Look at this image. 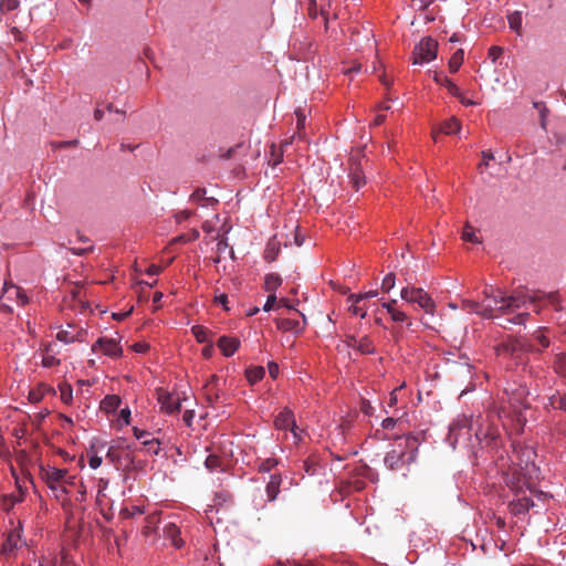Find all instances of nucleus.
Segmentation results:
<instances>
[{
	"instance_id": "39448f33",
	"label": "nucleus",
	"mask_w": 566,
	"mask_h": 566,
	"mask_svg": "<svg viewBox=\"0 0 566 566\" xmlns=\"http://www.w3.org/2000/svg\"><path fill=\"white\" fill-rule=\"evenodd\" d=\"M483 295L486 298L493 300L496 306L495 308L503 314L513 313L522 307H526L528 303L532 304L534 302V300L531 296H527L523 293H517L507 296L500 291L496 295H494L492 287L484 289Z\"/></svg>"
},
{
	"instance_id": "ea45409f",
	"label": "nucleus",
	"mask_w": 566,
	"mask_h": 566,
	"mask_svg": "<svg viewBox=\"0 0 566 566\" xmlns=\"http://www.w3.org/2000/svg\"><path fill=\"white\" fill-rule=\"evenodd\" d=\"M395 283H396V276L394 273H388L384 279H382V282H381V289L384 292H389L390 290L394 289L395 286Z\"/></svg>"
},
{
	"instance_id": "09e8293b",
	"label": "nucleus",
	"mask_w": 566,
	"mask_h": 566,
	"mask_svg": "<svg viewBox=\"0 0 566 566\" xmlns=\"http://www.w3.org/2000/svg\"><path fill=\"white\" fill-rule=\"evenodd\" d=\"M85 499H86V488L81 482L77 485V491H76V494H75V500L78 501V502H83V501H85Z\"/></svg>"
},
{
	"instance_id": "ddd939ff",
	"label": "nucleus",
	"mask_w": 566,
	"mask_h": 566,
	"mask_svg": "<svg viewBox=\"0 0 566 566\" xmlns=\"http://www.w3.org/2000/svg\"><path fill=\"white\" fill-rule=\"evenodd\" d=\"M23 528L21 523L14 528H12L8 535L6 541L2 544L1 553L11 556L13 555L19 548L25 545V541L22 537Z\"/></svg>"
},
{
	"instance_id": "37998d69",
	"label": "nucleus",
	"mask_w": 566,
	"mask_h": 566,
	"mask_svg": "<svg viewBox=\"0 0 566 566\" xmlns=\"http://www.w3.org/2000/svg\"><path fill=\"white\" fill-rule=\"evenodd\" d=\"M277 297L275 294H269L264 305H263V311L264 312H270L274 308L275 305H277Z\"/></svg>"
},
{
	"instance_id": "4be33fe9",
	"label": "nucleus",
	"mask_w": 566,
	"mask_h": 566,
	"mask_svg": "<svg viewBox=\"0 0 566 566\" xmlns=\"http://www.w3.org/2000/svg\"><path fill=\"white\" fill-rule=\"evenodd\" d=\"M65 556H59L56 552L49 551L39 562V566H61Z\"/></svg>"
},
{
	"instance_id": "052dcab7",
	"label": "nucleus",
	"mask_w": 566,
	"mask_h": 566,
	"mask_svg": "<svg viewBox=\"0 0 566 566\" xmlns=\"http://www.w3.org/2000/svg\"><path fill=\"white\" fill-rule=\"evenodd\" d=\"M482 158H483L482 164L484 166H489L490 161L494 159V156L492 153L484 150V151H482Z\"/></svg>"
},
{
	"instance_id": "f8f14e48",
	"label": "nucleus",
	"mask_w": 566,
	"mask_h": 566,
	"mask_svg": "<svg viewBox=\"0 0 566 566\" xmlns=\"http://www.w3.org/2000/svg\"><path fill=\"white\" fill-rule=\"evenodd\" d=\"M274 426L277 430H287L290 429L292 434H293V438H294V442H298L301 441L302 439V431L298 430L297 426H296V422H295V419H294V415L292 412L291 409L289 408H284L275 418L274 420Z\"/></svg>"
},
{
	"instance_id": "f257e3e1",
	"label": "nucleus",
	"mask_w": 566,
	"mask_h": 566,
	"mask_svg": "<svg viewBox=\"0 0 566 566\" xmlns=\"http://www.w3.org/2000/svg\"><path fill=\"white\" fill-rule=\"evenodd\" d=\"M485 419L482 415L476 417L459 415L449 426L447 442L455 449L461 447L472 454L484 443L486 447L496 448L499 432L491 427L484 428Z\"/></svg>"
},
{
	"instance_id": "4d7b16f0",
	"label": "nucleus",
	"mask_w": 566,
	"mask_h": 566,
	"mask_svg": "<svg viewBox=\"0 0 566 566\" xmlns=\"http://www.w3.org/2000/svg\"><path fill=\"white\" fill-rule=\"evenodd\" d=\"M397 300H391L390 302L382 303V307L387 311L388 314H392L396 311L395 305Z\"/></svg>"
},
{
	"instance_id": "4468645a",
	"label": "nucleus",
	"mask_w": 566,
	"mask_h": 566,
	"mask_svg": "<svg viewBox=\"0 0 566 566\" xmlns=\"http://www.w3.org/2000/svg\"><path fill=\"white\" fill-rule=\"evenodd\" d=\"M157 400L160 405V410L165 413L171 415L180 410L181 398L178 394L159 389L157 391Z\"/></svg>"
},
{
	"instance_id": "f3484780",
	"label": "nucleus",
	"mask_w": 566,
	"mask_h": 566,
	"mask_svg": "<svg viewBox=\"0 0 566 566\" xmlns=\"http://www.w3.org/2000/svg\"><path fill=\"white\" fill-rule=\"evenodd\" d=\"M348 177L352 186L356 190H359L366 184L361 160H357L355 158L350 159Z\"/></svg>"
},
{
	"instance_id": "c85d7f7f",
	"label": "nucleus",
	"mask_w": 566,
	"mask_h": 566,
	"mask_svg": "<svg viewBox=\"0 0 566 566\" xmlns=\"http://www.w3.org/2000/svg\"><path fill=\"white\" fill-rule=\"evenodd\" d=\"M247 375V378L249 380V382L251 384H255L258 382L259 380H261L264 375H265V370L263 367H253V368H249L245 373Z\"/></svg>"
},
{
	"instance_id": "6ab92c4d",
	"label": "nucleus",
	"mask_w": 566,
	"mask_h": 566,
	"mask_svg": "<svg viewBox=\"0 0 566 566\" xmlns=\"http://www.w3.org/2000/svg\"><path fill=\"white\" fill-rule=\"evenodd\" d=\"M240 340L235 337L221 336L218 340V347L227 357L232 356L239 348Z\"/></svg>"
},
{
	"instance_id": "58836bf2",
	"label": "nucleus",
	"mask_w": 566,
	"mask_h": 566,
	"mask_svg": "<svg viewBox=\"0 0 566 566\" xmlns=\"http://www.w3.org/2000/svg\"><path fill=\"white\" fill-rule=\"evenodd\" d=\"M103 459L96 452L92 450L88 451V465L91 469L96 470L101 467Z\"/></svg>"
},
{
	"instance_id": "cd10ccee",
	"label": "nucleus",
	"mask_w": 566,
	"mask_h": 566,
	"mask_svg": "<svg viewBox=\"0 0 566 566\" xmlns=\"http://www.w3.org/2000/svg\"><path fill=\"white\" fill-rule=\"evenodd\" d=\"M359 354H373L375 352V347L369 337L364 336L358 338V343L356 349Z\"/></svg>"
},
{
	"instance_id": "5701e85b",
	"label": "nucleus",
	"mask_w": 566,
	"mask_h": 566,
	"mask_svg": "<svg viewBox=\"0 0 566 566\" xmlns=\"http://www.w3.org/2000/svg\"><path fill=\"white\" fill-rule=\"evenodd\" d=\"M282 279L279 274L270 273L264 279V290L270 294H275L276 290L281 286Z\"/></svg>"
},
{
	"instance_id": "0eeeda50",
	"label": "nucleus",
	"mask_w": 566,
	"mask_h": 566,
	"mask_svg": "<svg viewBox=\"0 0 566 566\" xmlns=\"http://www.w3.org/2000/svg\"><path fill=\"white\" fill-rule=\"evenodd\" d=\"M28 302L29 297L21 287L4 282L2 293L0 294V308L3 312L11 313L14 305L22 306Z\"/></svg>"
},
{
	"instance_id": "aec40b11",
	"label": "nucleus",
	"mask_w": 566,
	"mask_h": 566,
	"mask_svg": "<svg viewBox=\"0 0 566 566\" xmlns=\"http://www.w3.org/2000/svg\"><path fill=\"white\" fill-rule=\"evenodd\" d=\"M433 81L444 86L452 96H460V88L448 76L443 75L442 73L434 72Z\"/></svg>"
},
{
	"instance_id": "7c9ffc66",
	"label": "nucleus",
	"mask_w": 566,
	"mask_h": 566,
	"mask_svg": "<svg viewBox=\"0 0 566 566\" xmlns=\"http://www.w3.org/2000/svg\"><path fill=\"white\" fill-rule=\"evenodd\" d=\"M279 464V461L274 458H266L263 460H260L258 464V470L261 473H268L271 472L272 469H274Z\"/></svg>"
},
{
	"instance_id": "c756f323",
	"label": "nucleus",
	"mask_w": 566,
	"mask_h": 566,
	"mask_svg": "<svg viewBox=\"0 0 566 566\" xmlns=\"http://www.w3.org/2000/svg\"><path fill=\"white\" fill-rule=\"evenodd\" d=\"M60 390V398L61 400L66 403L71 405L73 401V388L69 384H62L59 386Z\"/></svg>"
},
{
	"instance_id": "393cba45",
	"label": "nucleus",
	"mask_w": 566,
	"mask_h": 566,
	"mask_svg": "<svg viewBox=\"0 0 566 566\" xmlns=\"http://www.w3.org/2000/svg\"><path fill=\"white\" fill-rule=\"evenodd\" d=\"M120 405V399L118 396L116 395H108L106 396L102 402H101V408L109 413V412H114Z\"/></svg>"
},
{
	"instance_id": "2eb2a0df",
	"label": "nucleus",
	"mask_w": 566,
	"mask_h": 566,
	"mask_svg": "<svg viewBox=\"0 0 566 566\" xmlns=\"http://www.w3.org/2000/svg\"><path fill=\"white\" fill-rule=\"evenodd\" d=\"M92 350H101L104 355L116 358L122 356V347L117 338L101 337L92 347Z\"/></svg>"
},
{
	"instance_id": "f03ea898",
	"label": "nucleus",
	"mask_w": 566,
	"mask_h": 566,
	"mask_svg": "<svg viewBox=\"0 0 566 566\" xmlns=\"http://www.w3.org/2000/svg\"><path fill=\"white\" fill-rule=\"evenodd\" d=\"M513 465L510 468L509 486L515 497L510 502V511L514 515L525 514L535 505L532 495L536 493L535 486L538 480V468L531 462L520 460L518 450L514 447L512 455Z\"/></svg>"
},
{
	"instance_id": "3c124183",
	"label": "nucleus",
	"mask_w": 566,
	"mask_h": 566,
	"mask_svg": "<svg viewBox=\"0 0 566 566\" xmlns=\"http://www.w3.org/2000/svg\"><path fill=\"white\" fill-rule=\"evenodd\" d=\"M205 195H206L205 189H197L191 193L190 200L195 201V202H199L205 198Z\"/></svg>"
},
{
	"instance_id": "4c0bfd02",
	"label": "nucleus",
	"mask_w": 566,
	"mask_h": 566,
	"mask_svg": "<svg viewBox=\"0 0 566 566\" xmlns=\"http://www.w3.org/2000/svg\"><path fill=\"white\" fill-rule=\"evenodd\" d=\"M205 465L211 472L217 471L220 468V458L218 455L210 454L207 457Z\"/></svg>"
},
{
	"instance_id": "6e6d98bb",
	"label": "nucleus",
	"mask_w": 566,
	"mask_h": 566,
	"mask_svg": "<svg viewBox=\"0 0 566 566\" xmlns=\"http://www.w3.org/2000/svg\"><path fill=\"white\" fill-rule=\"evenodd\" d=\"M229 248L228 242L226 239H220L217 243V253L221 254L226 252V250Z\"/></svg>"
},
{
	"instance_id": "423d86ee",
	"label": "nucleus",
	"mask_w": 566,
	"mask_h": 566,
	"mask_svg": "<svg viewBox=\"0 0 566 566\" xmlns=\"http://www.w3.org/2000/svg\"><path fill=\"white\" fill-rule=\"evenodd\" d=\"M526 406L518 402L516 400L510 399L509 406H500L494 407L493 413L499 418V420L502 421V424L504 428L509 427V422H515L516 423V431H522L523 427L526 422V418L522 413V409H525Z\"/></svg>"
},
{
	"instance_id": "9d476101",
	"label": "nucleus",
	"mask_w": 566,
	"mask_h": 566,
	"mask_svg": "<svg viewBox=\"0 0 566 566\" xmlns=\"http://www.w3.org/2000/svg\"><path fill=\"white\" fill-rule=\"evenodd\" d=\"M438 53V42L431 36H426L415 46L413 61L415 65H423L433 61Z\"/></svg>"
},
{
	"instance_id": "dca6fc26",
	"label": "nucleus",
	"mask_w": 566,
	"mask_h": 566,
	"mask_svg": "<svg viewBox=\"0 0 566 566\" xmlns=\"http://www.w3.org/2000/svg\"><path fill=\"white\" fill-rule=\"evenodd\" d=\"M134 436L145 447L147 453L151 455L159 454L160 442L157 438L153 436V433L145 430H140L138 428H134Z\"/></svg>"
},
{
	"instance_id": "bf43d9fd",
	"label": "nucleus",
	"mask_w": 566,
	"mask_h": 566,
	"mask_svg": "<svg viewBox=\"0 0 566 566\" xmlns=\"http://www.w3.org/2000/svg\"><path fill=\"white\" fill-rule=\"evenodd\" d=\"M395 424H396V419H394L391 417L384 419L381 422V427L384 429H391V428H394Z\"/></svg>"
},
{
	"instance_id": "13d9d810",
	"label": "nucleus",
	"mask_w": 566,
	"mask_h": 566,
	"mask_svg": "<svg viewBox=\"0 0 566 566\" xmlns=\"http://www.w3.org/2000/svg\"><path fill=\"white\" fill-rule=\"evenodd\" d=\"M536 338H537L538 343L542 345V347L545 348L549 345L548 338L541 331H538Z\"/></svg>"
},
{
	"instance_id": "e433bc0d",
	"label": "nucleus",
	"mask_w": 566,
	"mask_h": 566,
	"mask_svg": "<svg viewBox=\"0 0 566 566\" xmlns=\"http://www.w3.org/2000/svg\"><path fill=\"white\" fill-rule=\"evenodd\" d=\"M349 303V312L355 315V316H359L360 318H364L367 314V308L364 306V305H360V303H354V302H348Z\"/></svg>"
},
{
	"instance_id": "79ce46f5",
	"label": "nucleus",
	"mask_w": 566,
	"mask_h": 566,
	"mask_svg": "<svg viewBox=\"0 0 566 566\" xmlns=\"http://www.w3.org/2000/svg\"><path fill=\"white\" fill-rule=\"evenodd\" d=\"M295 115H296V118H297V123H296L297 129L300 132V130H302L305 127L306 115H305L304 111H302L301 108L295 111ZM297 137H301L300 133L297 134Z\"/></svg>"
},
{
	"instance_id": "473e14b6",
	"label": "nucleus",
	"mask_w": 566,
	"mask_h": 566,
	"mask_svg": "<svg viewBox=\"0 0 566 566\" xmlns=\"http://www.w3.org/2000/svg\"><path fill=\"white\" fill-rule=\"evenodd\" d=\"M191 331L198 343H207L209 340V331L206 327L196 325Z\"/></svg>"
},
{
	"instance_id": "2f4dec72",
	"label": "nucleus",
	"mask_w": 566,
	"mask_h": 566,
	"mask_svg": "<svg viewBox=\"0 0 566 566\" xmlns=\"http://www.w3.org/2000/svg\"><path fill=\"white\" fill-rule=\"evenodd\" d=\"M50 352H51V348L49 346L45 348V353L42 357V366L46 367V368L54 367L60 364V359L56 358V356L54 354H51Z\"/></svg>"
},
{
	"instance_id": "c9c22d12",
	"label": "nucleus",
	"mask_w": 566,
	"mask_h": 566,
	"mask_svg": "<svg viewBox=\"0 0 566 566\" xmlns=\"http://www.w3.org/2000/svg\"><path fill=\"white\" fill-rule=\"evenodd\" d=\"M555 370L562 376L566 377V353L556 355Z\"/></svg>"
},
{
	"instance_id": "e2e57ef3",
	"label": "nucleus",
	"mask_w": 566,
	"mask_h": 566,
	"mask_svg": "<svg viewBox=\"0 0 566 566\" xmlns=\"http://www.w3.org/2000/svg\"><path fill=\"white\" fill-rule=\"evenodd\" d=\"M160 271H161L160 266L153 264V265L148 266V269L146 270V274L147 275H157L160 273Z\"/></svg>"
},
{
	"instance_id": "5fc2aeb1",
	"label": "nucleus",
	"mask_w": 566,
	"mask_h": 566,
	"mask_svg": "<svg viewBox=\"0 0 566 566\" xmlns=\"http://www.w3.org/2000/svg\"><path fill=\"white\" fill-rule=\"evenodd\" d=\"M270 376L275 379L279 375V365L276 363H269L268 365Z\"/></svg>"
},
{
	"instance_id": "603ef678",
	"label": "nucleus",
	"mask_w": 566,
	"mask_h": 566,
	"mask_svg": "<svg viewBox=\"0 0 566 566\" xmlns=\"http://www.w3.org/2000/svg\"><path fill=\"white\" fill-rule=\"evenodd\" d=\"M42 398H43V395L40 390H31L29 392V400L33 403L41 401Z\"/></svg>"
},
{
	"instance_id": "680f3d73",
	"label": "nucleus",
	"mask_w": 566,
	"mask_h": 566,
	"mask_svg": "<svg viewBox=\"0 0 566 566\" xmlns=\"http://www.w3.org/2000/svg\"><path fill=\"white\" fill-rule=\"evenodd\" d=\"M277 307H285V308H289V310H293L294 305L287 298L282 297L277 302Z\"/></svg>"
},
{
	"instance_id": "338daca9",
	"label": "nucleus",
	"mask_w": 566,
	"mask_h": 566,
	"mask_svg": "<svg viewBox=\"0 0 566 566\" xmlns=\"http://www.w3.org/2000/svg\"><path fill=\"white\" fill-rule=\"evenodd\" d=\"M193 410H186L184 413V421L189 426L193 419Z\"/></svg>"
},
{
	"instance_id": "412c9836",
	"label": "nucleus",
	"mask_w": 566,
	"mask_h": 566,
	"mask_svg": "<svg viewBox=\"0 0 566 566\" xmlns=\"http://www.w3.org/2000/svg\"><path fill=\"white\" fill-rule=\"evenodd\" d=\"M509 27L518 36L522 35L523 14L521 11H513L507 15Z\"/></svg>"
},
{
	"instance_id": "c03bdc74",
	"label": "nucleus",
	"mask_w": 566,
	"mask_h": 566,
	"mask_svg": "<svg viewBox=\"0 0 566 566\" xmlns=\"http://www.w3.org/2000/svg\"><path fill=\"white\" fill-rule=\"evenodd\" d=\"M502 54L503 49L501 46L494 45L489 49V57L493 63H495L501 57Z\"/></svg>"
},
{
	"instance_id": "a18cd8bd",
	"label": "nucleus",
	"mask_w": 566,
	"mask_h": 566,
	"mask_svg": "<svg viewBox=\"0 0 566 566\" xmlns=\"http://www.w3.org/2000/svg\"><path fill=\"white\" fill-rule=\"evenodd\" d=\"M528 315L530 314L526 313V312L525 313H518L514 317L506 319V322L511 323V324H515V325H523V324H525Z\"/></svg>"
},
{
	"instance_id": "6e6552de",
	"label": "nucleus",
	"mask_w": 566,
	"mask_h": 566,
	"mask_svg": "<svg viewBox=\"0 0 566 566\" xmlns=\"http://www.w3.org/2000/svg\"><path fill=\"white\" fill-rule=\"evenodd\" d=\"M282 476L280 473L270 474L265 485V495L263 496L262 491L259 489L253 495L252 504L255 510H263L268 503L273 502L277 499L281 492Z\"/></svg>"
},
{
	"instance_id": "de8ad7c7",
	"label": "nucleus",
	"mask_w": 566,
	"mask_h": 566,
	"mask_svg": "<svg viewBox=\"0 0 566 566\" xmlns=\"http://www.w3.org/2000/svg\"><path fill=\"white\" fill-rule=\"evenodd\" d=\"M133 350L138 354H145L149 349V344L146 342H138L132 346Z\"/></svg>"
},
{
	"instance_id": "b1692460",
	"label": "nucleus",
	"mask_w": 566,
	"mask_h": 566,
	"mask_svg": "<svg viewBox=\"0 0 566 566\" xmlns=\"http://www.w3.org/2000/svg\"><path fill=\"white\" fill-rule=\"evenodd\" d=\"M277 327L284 332L298 333L303 329V325L297 319L282 318L277 322Z\"/></svg>"
},
{
	"instance_id": "20e7f679",
	"label": "nucleus",
	"mask_w": 566,
	"mask_h": 566,
	"mask_svg": "<svg viewBox=\"0 0 566 566\" xmlns=\"http://www.w3.org/2000/svg\"><path fill=\"white\" fill-rule=\"evenodd\" d=\"M42 479L52 491L53 496L59 501H66L71 489L76 485V476L70 474L65 469L55 467L42 468Z\"/></svg>"
},
{
	"instance_id": "f704fd0d",
	"label": "nucleus",
	"mask_w": 566,
	"mask_h": 566,
	"mask_svg": "<svg viewBox=\"0 0 566 566\" xmlns=\"http://www.w3.org/2000/svg\"><path fill=\"white\" fill-rule=\"evenodd\" d=\"M378 295L377 291H369L365 293L350 294L347 297V302L361 303L363 301L371 297H376Z\"/></svg>"
},
{
	"instance_id": "7ed1b4c3",
	"label": "nucleus",
	"mask_w": 566,
	"mask_h": 566,
	"mask_svg": "<svg viewBox=\"0 0 566 566\" xmlns=\"http://www.w3.org/2000/svg\"><path fill=\"white\" fill-rule=\"evenodd\" d=\"M418 440L413 436H401L394 440L387 452L384 463L391 470H401L417 459Z\"/></svg>"
},
{
	"instance_id": "774afa93",
	"label": "nucleus",
	"mask_w": 566,
	"mask_h": 566,
	"mask_svg": "<svg viewBox=\"0 0 566 566\" xmlns=\"http://www.w3.org/2000/svg\"><path fill=\"white\" fill-rule=\"evenodd\" d=\"M120 419H123L125 421V423H128L129 421V417H130V411L128 408H124L120 410Z\"/></svg>"
},
{
	"instance_id": "a211bd4d",
	"label": "nucleus",
	"mask_w": 566,
	"mask_h": 566,
	"mask_svg": "<svg viewBox=\"0 0 566 566\" xmlns=\"http://www.w3.org/2000/svg\"><path fill=\"white\" fill-rule=\"evenodd\" d=\"M462 308L470 313L479 314L484 318L493 317V313H494V307L485 306L482 303L471 301V300H463Z\"/></svg>"
},
{
	"instance_id": "72a5a7b5",
	"label": "nucleus",
	"mask_w": 566,
	"mask_h": 566,
	"mask_svg": "<svg viewBox=\"0 0 566 566\" xmlns=\"http://www.w3.org/2000/svg\"><path fill=\"white\" fill-rule=\"evenodd\" d=\"M548 405L554 409H560L566 411V395L564 396H556L553 395L548 399Z\"/></svg>"
},
{
	"instance_id": "a19ab883",
	"label": "nucleus",
	"mask_w": 566,
	"mask_h": 566,
	"mask_svg": "<svg viewBox=\"0 0 566 566\" xmlns=\"http://www.w3.org/2000/svg\"><path fill=\"white\" fill-rule=\"evenodd\" d=\"M462 239L464 241H468V242H472V243H480V240L479 238L476 237V234L474 233V231L467 227L464 230H463V233H462Z\"/></svg>"
},
{
	"instance_id": "9b49d317",
	"label": "nucleus",
	"mask_w": 566,
	"mask_h": 566,
	"mask_svg": "<svg viewBox=\"0 0 566 566\" xmlns=\"http://www.w3.org/2000/svg\"><path fill=\"white\" fill-rule=\"evenodd\" d=\"M87 329L82 326H76L73 323H67L65 327H60L56 333V339L64 344L83 343L85 342Z\"/></svg>"
},
{
	"instance_id": "8fccbe9b",
	"label": "nucleus",
	"mask_w": 566,
	"mask_h": 566,
	"mask_svg": "<svg viewBox=\"0 0 566 566\" xmlns=\"http://www.w3.org/2000/svg\"><path fill=\"white\" fill-rule=\"evenodd\" d=\"M390 316H391V319L397 323H402L408 318V316L405 312L398 311V310L392 312V314Z\"/></svg>"
},
{
	"instance_id": "a878e982",
	"label": "nucleus",
	"mask_w": 566,
	"mask_h": 566,
	"mask_svg": "<svg viewBox=\"0 0 566 566\" xmlns=\"http://www.w3.org/2000/svg\"><path fill=\"white\" fill-rule=\"evenodd\" d=\"M464 60V52L462 49L457 50L449 60V69L451 73H455L461 67Z\"/></svg>"
},
{
	"instance_id": "0e129e2a",
	"label": "nucleus",
	"mask_w": 566,
	"mask_h": 566,
	"mask_svg": "<svg viewBox=\"0 0 566 566\" xmlns=\"http://www.w3.org/2000/svg\"><path fill=\"white\" fill-rule=\"evenodd\" d=\"M1 7H6L7 10H14L18 7L17 0H7L1 3Z\"/></svg>"
},
{
	"instance_id": "1a4fd4ad",
	"label": "nucleus",
	"mask_w": 566,
	"mask_h": 566,
	"mask_svg": "<svg viewBox=\"0 0 566 566\" xmlns=\"http://www.w3.org/2000/svg\"><path fill=\"white\" fill-rule=\"evenodd\" d=\"M400 297L407 303L417 304L427 314H433L436 303L432 297L421 287L406 286L401 289Z\"/></svg>"
},
{
	"instance_id": "49530a36",
	"label": "nucleus",
	"mask_w": 566,
	"mask_h": 566,
	"mask_svg": "<svg viewBox=\"0 0 566 566\" xmlns=\"http://www.w3.org/2000/svg\"><path fill=\"white\" fill-rule=\"evenodd\" d=\"M214 302L219 305H221L223 307L224 311H230V307H229V301H228V296L227 294L224 293H221V294H217L214 296Z\"/></svg>"
},
{
	"instance_id": "69168bd1",
	"label": "nucleus",
	"mask_w": 566,
	"mask_h": 566,
	"mask_svg": "<svg viewBox=\"0 0 566 566\" xmlns=\"http://www.w3.org/2000/svg\"><path fill=\"white\" fill-rule=\"evenodd\" d=\"M461 104H463L464 106H472V105H475V102L471 98H467L462 95V93L460 92V96H457Z\"/></svg>"
},
{
	"instance_id": "bb28decb",
	"label": "nucleus",
	"mask_w": 566,
	"mask_h": 566,
	"mask_svg": "<svg viewBox=\"0 0 566 566\" xmlns=\"http://www.w3.org/2000/svg\"><path fill=\"white\" fill-rule=\"evenodd\" d=\"M461 130V124L455 117L449 118L441 127V132L447 135L459 134Z\"/></svg>"
},
{
	"instance_id": "864d4df0",
	"label": "nucleus",
	"mask_w": 566,
	"mask_h": 566,
	"mask_svg": "<svg viewBox=\"0 0 566 566\" xmlns=\"http://www.w3.org/2000/svg\"><path fill=\"white\" fill-rule=\"evenodd\" d=\"M358 343V338L355 336H348L344 342L343 345L347 348L356 349Z\"/></svg>"
}]
</instances>
